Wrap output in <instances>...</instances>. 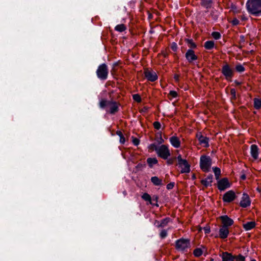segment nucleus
<instances>
[{"mask_svg":"<svg viewBox=\"0 0 261 261\" xmlns=\"http://www.w3.org/2000/svg\"><path fill=\"white\" fill-rule=\"evenodd\" d=\"M178 96V93L176 91L174 90H171L169 92L168 94V96L170 99H172L173 98H176Z\"/></svg>","mask_w":261,"mask_h":261,"instance_id":"nucleus-37","label":"nucleus"},{"mask_svg":"<svg viewBox=\"0 0 261 261\" xmlns=\"http://www.w3.org/2000/svg\"><path fill=\"white\" fill-rule=\"evenodd\" d=\"M119 65V63L118 62H115L113 63V67L114 68L115 67H117Z\"/></svg>","mask_w":261,"mask_h":261,"instance_id":"nucleus-60","label":"nucleus"},{"mask_svg":"<svg viewBox=\"0 0 261 261\" xmlns=\"http://www.w3.org/2000/svg\"><path fill=\"white\" fill-rule=\"evenodd\" d=\"M239 23H240L239 20L236 18H233L231 21V23L233 25H237L239 24Z\"/></svg>","mask_w":261,"mask_h":261,"instance_id":"nucleus-50","label":"nucleus"},{"mask_svg":"<svg viewBox=\"0 0 261 261\" xmlns=\"http://www.w3.org/2000/svg\"><path fill=\"white\" fill-rule=\"evenodd\" d=\"M162 55L164 58H167L168 57V53L164 50H162L161 53L159 54L158 56Z\"/></svg>","mask_w":261,"mask_h":261,"instance_id":"nucleus-49","label":"nucleus"},{"mask_svg":"<svg viewBox=\"0 0 261 261\" xmlns=\"http://www.w3.org/2000/svg\"><path fill=\"white\" fill-rule=\"evenodd\" d=\"M141 198L145 201L149 202V204L155 205L156 206H159V204L158 203H153L152 202V198L149 194L147 193H144L141 196Z\"/></svg>","mask_w":261,"mask_h":261,"instance_id":"nucleus-19","label":"nucleus"},{"mask_svg":"<svg viewBox=\"0 0 261 261\" xmlns=\"http://www.w3.org/2000/svg\"><path fill=\"white\" fill-rule=\"evenodd\" d=\"M120 103L113 100L101 99L99 103V107L101 109L106 110L107 113L115 115L119 111Z\"/></svg>","mask_w":261,"mask_h":261,"instance_id":"nucleus-1","label":"nucleus"},{"mask_svg":"<svg viewBox=\"0 0 261 261\" xmlns=\"http://www.w3.org/2000/svg\"><path fill=\"white\" fill-rule=\"evenodd\" d=\"M250 153H251V156L254 160H257L258 159V154H259V148L256 145L253 144V145H251Z\"/></svg>","mask_w":261,"mask_h":261,"instance_id":"nucleus-17","label":"nucleus"},{"mask_svg":"<svg viewBox=\"0 0 261 261\" xmlns=\"http://www.w3.org/2000/svg\"><path fill=\"white\" fill-rule=\"evenodd\" d=\"M254 107L256 110H259L261 108V99L255 98H254Z\"/></svg>","mask_w":261,"mask_h":261,"instance_id":"nucleus-29","label":"nucleus"},{"mask_svg":"<svg viewBox=\"0 0 261 261\" xmlns=\"http://www.w3.org/2000/svg\"><path fill=\"white\" fill-rule=\"evenodd\" d=\"M213 171L214 172L216 179L217 180L219 179L220 176L221 175V170L219 167H215L213 168Z\"/></svg>","mask_w":261,"mask_h":261,"instance_id":"nucleus-30","label":"nucleus"},{"mask_svg":"<svg viewBox=\"0 0 261 261\" xmlns=\"http://www.w3.org/2000/svg\"><path fill=\"white\" fill-rule=\"evenodd\" d=\"M97 77L101 81H105L108 79L109 68L105 63L100 64L96 71Z\"/></svg>","mask_w":261,"mask_h":261,"instance_id":"nucleus-4","label":"nucleus"},{"mask_svg":"<svg viewBox=\"0 0 261 261\" xmlns=\"http://www.w3.org/2000/svg\"><path fill=\"white\" fill-rule=\"evenodd\" d=\"M229 231L228 228L221 226L219 230V237L222 239L227 238Z\"/></svg>","mask_w":261,"mask_h":261,"instance_id":"nucleus-16","label":"nucleus"},{"mask_svg":"<svg viewBox=\"0 0 261 261\" xmlns=\"http://www.w3.org/2000/svg\"><path fill=\"white\" fill-rule=\"evenodd\" d=\"M170 218L169 217H166L161 221L160 223L158 221H155V224L158 223L156 225L158 227H164L167 225V224L170 222Z\"/></svg>","mask_w":261,"mask_h":261,"instance_id":"nucleus-20","label":"nucleus"},{"mask_svg":"<svg viewBox=\"0 0 261 261\" xmlns=\"http://www.w3.org/2000/svg\"><path fill=\"white\" fill-rule=\"evenodd\" d=\"M237 72L241 73L245 71V68L241 63H238L235 67Z\"/></svg>","mask_w":261,"mask_h":261,"instance_id":"nucleus-28","label":"nucleus"},{"mask_svg":"<svg viewBox=\"0 0 261 261\" xmlns=\"http://www.w3.org/2000/svg\"><path fill=\"white\" fill-rule=\"evenodd\" d=\"M170 142L171 144L175 148H178L180 146V141L179 139L175 136H173L170 138Z\"/></svg>","mask_w":261,"mask_h":261,"instance_id":"nucleus-18","label":"nucleus"},{"mask_svg":"<svg viewBox=\"0 0 261 261\" xmlns=\"http://www.w3.org/2000/svg\"><path fill=\"white\" fill-rule=\"evenodd\" d=\"M234 258H235L234 261H246L245 257L241 254L238 255H234Z\"/></svg>","mask_w":261,"mask_h":261,"instance_id":"nucleus-36","label":"nucleus"},{"mask_svg":"<svg viewBox=\"0 0 261 261\" xmlns=\"http://www.w3.org/2000/svg\"><path fill=\"white\" fill-rule=\"evenodd\" d=\"M116 135L120 137L119 142L121 144H124L125 142V138L124 137L123 133L120 130L116 132Z\"/></svg>","mask_w":261,"mask_h":261,"instance_id":"nucleus-31","label":"nucleus"},{"mask_svg":"<svg viewBox=\"0 0 261 261\" xmlns=\"http://www.w3.org/2000/svg\"><path fill=\"white\" fill-rule=\"evenodd\" d=\"M237 197L235 192L233 190H229L224 194L222 200L224 202L230 203L234 201Z\"/></svg>","mask_w":261,"mask_h":261,"instance_id":"nucleus-9","label":"nucleus"},{"mask_svg":"<svg viewBox=\"0 0 261 261\" xmlns=\"http://www.w3.org/2000/svg\"><path fill=\"white\" fill-rule=\"evenodd\" d=\"M155 139L159 144H161L164 142V139L162 137V133L158 132L155 135Z\"/></svg>","mask_w":261,"mask_h":261,"instance_id":"nucleus-33","label":"nucleus"},{"mask_svg":"<svg viewBox=\"0 0 261 261\" xmlns=\"http://www.w3.org/2000/svg\"><path fill=\"white\" fill-rule=\"evenodd\" d=\"M151 198L152 201H155L157 203L159 198L157 195H153Z\"/></svg>","mask_w":261,"mask_h":261,"instance_id":"nucleus-57","label":"nucleus"},{"mask_svg":"<svg viewBox=\"0 0 261 261\" xmlns=\"http://www.w3.org/2000/svg\"><path fill=\"white\" fill-rule=\"evenodd\" d=\"M241 19L242 20L245 21L247 20V18H246L245 16H241Z\"/></svg>","mask_w":261,"mask_h":261,"instance_id":"nucleus-62","label":"nucleus"},{"mask_svg":"<svg viewBox=\"0 0 261 261\" xmlns=\"http://www.w3.org/2000/svg\"><path fill=\"white\" fill-rule=\"evenodd\" d=\"M200 168L202 171L208 172L210 171L212 165V160L210 156L206 155H202L200 158Z\"/></svg>","mask_w":261,"mask_h":261,"instance_id":"nucleus-3","label":"nucleus"},{"mask_svg":"<svg viewBox=\"0 0 261 261\" xmlns=\"http://www.w3.org/2000/svg\"><path fill=\"white\" fill-rule=\"evenodd\" d=\"M126 29V28L123 24H118L115 27V30L119 32H122Z\"/></svg>","mask_w":261,"mask_h":261,"instance_id":"nucleus-32","label":"nucleus"},{"mask_svg":"<svg viewBox=\"0 0 261 261\" xmlns=\"http://www.w3.org/2000/svg\"><path fill=\"white\" fill-rule=\"evenodd\" d=\"M160 236L161 239H165L167 236V231L165 229H163L160 233Z\"/></svg>","mask_w":261,"mask_h":261,"instance_id":"nucleus-43","label":"nucleus"},{"mask_svg":"<svg viewBox=\"0 0 261 261\" xmlns=\"http://www.w3.org/2000/svg\"><path fill=\"white\" fill-rule=\"evenodd\" d=\"M201 184L205 187H211L212 186L211 181L207 180L206 179H203L200 181Z\"/></svg>","mask_w":261,"mask_h":261,"instance_id":"nucleus-35","label":"nucleus"},{"mask_svg":"<svg viewBox=\"0 0 261 261\" xmlns=\"http://www.w3.org/2000/svg\"><path fill=\"white\" fill-rule=\"evenodd\" d=\"M153 127L156 129L159 130L161 128V124L159 121H155L153 123Z\"/></svg>","mask_w":261,"mask_h":261,"instance_id":"nucleus-44","label":"nucleus"},{"mask_svg":"<svg viewBox=\"0 0 261 261\" xmlns=\"http://www.w3.org/2000/svg\"><path fill=\"white\" fill-rule=\"evenodd\" d=\"M174 185H175V183L174 182H171L169 183L168 184H167V185L166 186V188L169 190H171L173 188Z\"/></svg>","mask_w":261,"mask_h":261,"instance_id":"nucleus-47","label":"nucleus"},{"mask_svg":"<svg viewBox=\"0 0 261 261\" xmlns=\"http://www.w3.org/2000/svg\"><path fill=\"white\" fill-rule=\"evenodd\" d=\"M171 48L173 51H176L178 49V46L175 42H172L171 44Z\"/></svg>","mask_w":261,"mask_h":261,"instance_id":"nucleus-45","label":"nucleus"},{"mask_svg":"<svg viewBox=\"0 0 261 261\" xmlns=\"http://www.w3.org/2000/svg\"><path fill=\"white\" fill-rule=\"evenodd\" d=\"M230 95H231V100H236L237 99L236 91L235 89H230Z\"/></svg>","mask_w":261,"mask_h":261,"instance_id":"nucleus-38","label":"nucleus"},{"mask_svg":"<svg viewBox=\"0 0 261 261\" xmlns=\"http://www.w3.org/2000/svg\"><path fill=\"white\" fill-rule=\"evenodd\" d=\"M220 219L223 224L222 226L228 227L233 224V220L230 218L227 215H223L220 217Z\"/></svg>","mask_w":261,"mask_h":261,"instance_id":"nucleus-14","label":"nucleus"},{"mask_svg":"<svg viewBox=\"0 0 261 261\" xmlns=\"http://www.w3.org/2000/svg\"><path fill=\"white\" fill-rule=\"evenodd\" d=\"M203 230L204 231V233L205 234H208L211 232V229L210 226H206L203 228Z\"/></svg>","mask_w":261,"mask_h":261,"instance_id":"nucleus-52","label":"nucleus"},{"mask_svg":"<svg viewBox=\"0 0 261 261\" xmlns=\"http://www.w3.org/2000/svg\"><path fill=\"white\" fill-rule=\"evenodd\" d=\"M191 179L194 180H195L196 179V176L195 175V174L193 173L192 175V177H191Z\"/></svg>","mask_w":261,"mask_h":261,"instance_id":"nucleus-61","label":"nucleus"},{"mask_svg":"<svg viewBox=\"0 0 261 261\" xmlns=\"http://www.w3.org/2000/svg\"><path fill=\"white\" fill-rule=\"evenodd\" d=\"M202 254L203 251L200 248H197L193 251V254L196 257H200Z\"/></svg>","mask_w":261,"mask_h":261,"instance_id":"nucleus-34","label":"nucleus"},{"mask_svg":"<svg viewBox=\"0 0 261 261\" xmlns=\"http://www.w3.org/2000/svg\"><path fill=\"white\" fill-rule=\"evenodd\" d=\"M256 223L254 221L248 222L243 224V228L246 231L250 230L255 227Z\"/></svg>","mask_w":261,"mask_h":261,"instance_id":"nucleus-21","label":"nucleus"},{"mask_svg":"<svg viewBox=\"0 0 261 261\" xmlns=\"http://www.w3.org/2000/svg\"><path fill=\"white\" fill-rule=\"evenodd\" d=\"M158 156L164 160H167L171 155V153L167 146L162 145L159 146L156 152Z\"/></svg>","mask_w":261,"mask_h":261,"instance_id":"nucleus-8","label":"nucleus"},{"mask_svg":"<svg viewBox=\"0 0 261 261\" xmlns=\"http://www.w3.org/2000/svg\"><path fill=\"white\" fill-rule=\"evenodd\" d=\"M145 166H146V165L145 164H141L140 163L138 164V165L136 166V168L140 169L142 168L145 167Z\"/></svg>","mask_w":261,"mask_h":261,"instance_id":"nucleus-55","label":"nucleus"},{"mask_svg":"<svg viewBox=\"0 0 261 261\" xmlns=\"http://www.w3.org/2000/svg\"><path fill=\"white\" fill-rule=\"evenodd\" d=\"M212 36L216 40H218L221 37V34L218 32H213L212 33Z\"/></svg>","mask_w":261,"mask_h":261,"instance_id":"nucleus-40","label":"nucleus"},{"mask_svg":"<svg viewBox=\"0 0 261 261\" xmlns=\"http://www.w3.org/2000/svg\"><path fill=\"white\" fill-rule=\"evenodd\" d=\"M185 41L187 43L188 46L190 48V49H193L197 48L196 44L192 39L186 38Z\"/></svg>","mask_w":261,"mask_h":261,"instance_id":"nucleus-27","label":"nucleus"},{"mask_svg":"<svg viewBox=\"0 0 261 261\" xmlns=\"http://www.w3.org/2000/svg\"><path fill=\"white\" fill-rule=\"evenodd\" d=\"M150 180L154 186H160L163 185L162 180L157 176L151 177Z\"/></svg>","mask_w":261,"mask_h":261,"instance_id":"nucleus-23","label":"nucleus"},{"mask_svg":"<svg viewBox=\"0 0 261 261\" xmlns=\"http://www.w3.org/2000/svg\"><path fill=\"white\" fill-rule=\"evenodd\" d=\"M159 147H158L155 143H152L150 144L148 146V149L149 150H155L156 152H157V150L159 149Z\"/></svg>","mask_w":261,"mask_h":261,"instance_id":"nucleus-41","label":"nucleus"},{"mask_svg":"<svg viewBox=\"0 0 261 261\" xmlns=\"http://www.w3.org/2000/svg\"><path fill=\"white\" fill-rule=\"evenodd\" d=\"M176 159V158H170L169 159H167V165H172L174 163V160Z\"/></svg>","mask_w":261,"mask_h":261,"instance_id":"nucleus-48","label":"nucleus"},{"mask_svg":"<svg viewBox=\"0 0 261 261\" xmlns=\"http://www.w3.org/2000/svg\"><path fill=\"white\" fill-rule=\"evenodd\" d=\"M245 42V38L244 35H241L240 36V44H244Z\"/></svg>","mask_w":261,"mask_h":261,"instance_id":"nucleus-51","label":"nucleus"},{"mask_svg":"<svg viewBox=\"0 0 261 261\" xmlns=\"http://www.w3.org/2000/svg\"><path fill=\"white\" fill-rule=\"evenodd\" d=\"M230 184L227 178L224 177L218 181L217 187L220 191H223L230 187Z\"/></svg>","mask_w":261,"mask_h":261,"instance_id":"nucleus-11","label":"nucleus"},{"mask_svg":"<svg viewBox=\"0 0 261 261\" xmlns=\"http://www.w3.org/2000/svg\"><path fill=\"white\" fill-rule=\"evenodd\" d=\"M221 71L226 81L231 82V79L234 74V70L228 63H224L222 66Z\"/></svg>","mask_w":261,"mask_h":261,"instance_id":"nucleus-5","label":"nucleus"},{"mask_svg":"<svg viewBox=\"0 0 261 261\" xmlns=\"http://www.w3.org/2000/svg\"><path fill=\"white\" fill-rule=\"evenodd\" d=\"M234 83H235V84L237 85V86H240L241 85V82L237 81V80H235L234 81Z\"/></svg>","mask_w":261,"mask_h":261,"instance_id":"nucleus-59","label":"nucleus"},{"mask_svg":"<svg viewBox=\"0 0 261 261\" xmlns=\"http://www.w3.org/2000/svg\"><path fill=\"white\" fill-rule=\"evenodd\" d=\"M210 15L215 21L217 20L218 18V15L216 11H212Z\"/></svg>","mask_w":261,"mask_h":261,"instance_id":"nucleus-39","label":"nucleus"},{"mask_svg":"<svg viewBox=\"0 0 261 261\" xmlns=\"http://www.w3.org/2000/svg\"><path fill=\"white\" fill-rule=\"evenodd\" d=\"M174 79L176 82H178L179 80V75L177 74L174 75Z\"/></svg>","mask_w":261,"mask_h":261,"instance_id":"nucleus-56","label":"nucleus"},{"mask_svg":"<svg viewBox=\"0 0 261 261\" xmlns=\"http://www.w3.org/2000/svg\"><path fill=\"white\" fill-rule=\"evenodd\" d=\"M240 178L241 180H245L246 178V175L245 174H242L240 176Z\"/></svg>","mask_w":261,"mask_h":261,"instance_id":"nucleus-58","label":"nucleus"},{"mask_svg":"<svg viewBox=\"0 0 261 261\" xmlns=\"http://www.w3.org/2000/svg\"><path fill=\"white\" fill-rule=\"evenodd\" d=\"M220 257L222 258V261H234V255L228 252H223L220 254Z\"/></svg>","mask_w":261,"mask_h":261,"instance_id":"nucleus-15","label":"nucleus"},{"mask_svg":"<svg viewBox=\"0 0 261 261\" xmlns=\"http://www.w3.org/2000/svg\"><path fill=\"white\" fill-rule=\"evenodd\" d=\"M191 247L190 241L183 238L178 239L175 242V248L178 251L185 252Z\"/></svg>","mask_w":261,"mask_h":261,"instance_id":"nucleus-6","label":"nucleus"},{"mask_svg":"<svg viewBox=\"0 0 261 261\" xmlns=\"http://www.w3.org/2000/svg\"><path fill=\"white\" fill-rule=\"evenodd\" d=\"M178 165L181 168V173H187L190 172V165L186 159H183L180 154L177 157Z\"/></svg>","mask_w":261,"mask_h":261,"instance_id":"nucleus-7","label":"nucleus"},{"mask_svg":"<svg viewBox=\"0 0 261 261\" xmlns=\"http://www.w3.org/2000/svg\"><path fill=\"white\" fill-rule=\"evenodd\" d=\"M185 58L190 64L194 63L198 58V56L195 55V51L192 49H188L187 50L185 54Z\"/></svg>","mask_w":261,"mask_h":261,"instance_id":"nucleus-10","label":"nucleus"},{"mask_svg":"<svg viewBox=\"0 0 261 261\" xmlns=\"http://www.w3.org/2000/svg\"><path fill=\"white\" fill-rule=\"evenodd\" d=\"M246 7L250 14L254 16H261V0H248Z\"/></svg>","mask_w":261,"mask_h":261,"instance_id":"nucleus-2","label":"nucleus"},{"mask_svg":"<svg viewBox=\"0 0 261 261\" xmlns=\"http://www.w3.org/2000/svg\"><path fill=\"white\" fill-rule=\"evenodd\" d=\"M147 110H148V108H147L146 107H144L143 108L142 112H146Z\"/></svg>","mask_w":261,"mask_h":261,"instance_id":"nucleus-63","label":"nucleus"},{"mask_svg":"<svg viewBox=\"0 0 261 261\" xmlns=\"http://www.w3.org/2000/svg\"><path fill=\"white\" fill-rule=\"evenodd\" d=\"M256 190H257L258 192H259V193L261 192V189H260V188H259V187H257V188H256Z\"/></svg>","mask_w":261,"mask_h":261,"instance_id":"nucleus-64","label":"nucleus"},{"mask_svg":"<svg viewBox=\"0 0 261 261\" xmlns=\"http://www.w3.org/2000/svg\"><path fill=\"white\" fill-rule=\"evenodd\" d=\"M158 161L155 158H148L147 159V163L150 168H152L154 165L157 164Z\"/></svg>","mask_w":261,"mask_h":261,"instance_id":"nucleus-26","label":"nucleus"},{"mask_svg":"<svg viewBox=\"0 0 261 261\" xmlns=\"http://www.w3.org/2000/svg\"><path fill=\"white\" fill-rule=\"evenodd\" d=\"M133 98L135 101L137 102H140L141 101V96L138 94H135L133 95Z\"/></svg>","mask_w":261,"mask_h":261,"instance_id":"nucleus-42","label":"nucleus"},{"mask_svg":"<svg viewBox=\"0 0 261 261\" xmlns=\"http://www.w3.org/2000/svg\"><path fill=\"white\" fill-rule=\"evenodd\" d=\"M215 47V43L213 40L206 41L204 44V47L207 50H211Z\"/></svg>","mask_w":261,"mask_h":261,"instance_id":"nucleus-24","label":"nucleus"},{"mask_svg":"<svg viewBox=\"0 0 261 261\" xmlns=\"http://www.w3.org/2000/svg\"><path fill=\"white\" fill-rule=\"evenodd\" d=\"M133 143L135 146H138L140 143V140L137 138L133 137Z\"/></svg>","mask_w":261,"mask_h":261,"instance_id":"nucleus-46","label":"nucleus"},{"mask_svg":"<svg viewBox=\"0 0 261 261\" xmlns=\"http://www.w3.org/2000/svg\"><path fill=\"white\" fill-rule=\"evenodd\" d=\"M207 180L211 181V183L213 182V175L212 174H210L207 175V177L205 178Z\"/></svg>","mask_w":261,"mask_h":261,"instance_id":"nucleus-53","label":"nucleus"},{"mask_svg":"<svg viewBox=\"0 0 261 261\" xmlns=\"http://www.w3.org/2000/svg\"><path fill=\"white\" fill-rule=\"evenodd\" d=\"M251 204V200L249 195L244 193L242 195V199L240 202V206L243 208H246Z\"/></svg>","mask_w":261,"mask_h":261,"instance_id":"nucleus-13","label":"nucleus"},{"mask_svg":"<svg viewBox=\"0 0 261 261\" xmlns=\"http://www.w3.org/2000/svg\"><path fill=\"white\" fill-rule=\"evenodd\" d=\"M199 144L201 145H202L204 147H209V138L203 136V137L200 139L199 141Z\"/></svg>","mask_w":261,"mask_h":261,"instance_id":"nucleus-25","label":"nucleus"},{"mask_svg":"<svg viewBox=\"0 0 261 261\" xmlns=\"http://www.w3.org/2000/svg\"><path fill=\"white\" fill-rule=\"evenodd\" d=\"M144 73L145 77L150 82H153L158 80V76L156 72L152 70L146 69L144 70Z\"/></svg>","mask_w":261,"mask_h":261,"instance_id":"nucleus-12","label":"nucleus"},{"mask_svg":"<svg viewBox=\"0 0 261 261\" xmlns=\"http://www.w3.org/2000/svg\"><path fill=\"white\" fill-rule=\"evenodd\" d=\"M213 3V0H200L201 5L206 9L211 8Z\"/></svg>","mask_w":261,"mask_h":261,"instance_id":"nucleus-22","label":"nucleus"},{"mask_svg":"<svg viewBox=\"0 0 261 261\" xmlns=\"http://www.w3.org/2000/svg\"><path fill=\"white\" fill-rule=\"evenodd\" d=\"M203 136H203L201 132H199L196 134V138L198 141L201 139L203 137Z\"/></svg>","mask_w":261,"mask_h":261,"instance_id":"nucleus-54","label":"nucleus"}]
</instances>
